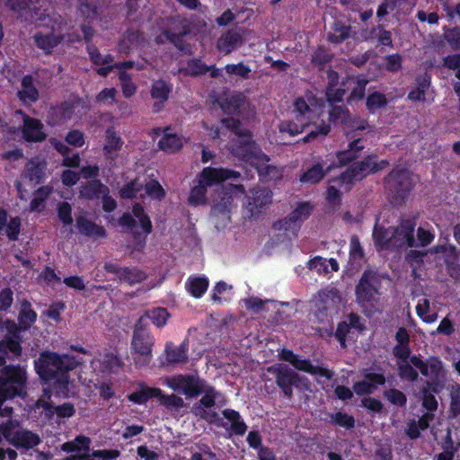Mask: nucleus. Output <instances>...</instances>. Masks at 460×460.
<instances>
[{"instance_id":"1","label":"nucleus","mask_w":460,"mask_h":460,"mask_svg":"<svg viewBox=\"0 0 460 460\" xmlns=\"http://www.w3.org/2000/svg\"><path fill=\"white\" fill-rule=\"evenodd\" d=\"M231 153L239 160L253 167L261 179L272 180L279 177L277 167L269 164L270 158L252 139L250 130H245L243 137L233 140Z\"/></svg>"},{"instance_id":"2","label":"nucleus","mask_w":460,"mask_h":460,"mask_svg":"<svg viewBox=\"0 0 460 460\" xmlns=\"http://www.w3.org/2000/svg\"><path fill=\"white\" fill-rule=\"evenodd\" d=\"M77 367L74 356L59 355L49 350L42 351L34 360V368L39 377L45 383L52 380L68 381V373Z\"/></svg>"},{"instance_id":"3","label":"nucleus","mask_w":460,"mask_h":460,"mask_svg":"<svg viewBox=\"0 0 460 460\" xmlns=\"http://www.w3.org/2000/svg\"><path fill=\"white\" fill-rule=\"evenodd\" d=\"M383 183L390 203L397 208L406 203L416 184L412 172L398 165L385 176Z\"/></svg>"},{"instance_id":"4","label":"nucleus","mask_w":460,"mask_h":460,"mask_svg":"<svg viewBox=\"0 0 460 460\" xmlns=\"http://www.w3.org/2000/svg\"><path fill=\"white\" fill-rule=\"evenodd\" d=\"M240 177V172L233 169L205 167L198 175V185L190 189L189 203L193 206L205 204L208 187Z\"/></svg>"},{"instance_id":"5","label":"nucleus","mask_w":460,"mask_h":460,"mask_svg":"<svg viewBox=\"0 0 460 460\" xmlns=\"http://www.w3.org/2000/svg\"><path fill=\"white\" fill-rule=\"evenodd\" d=\"M28 376L20 364H9L0 370V402L26 394Z\"/></svg>"},{"instance_id":"6","label":"nucleus","mask_w":460,"mask_h":460,"mask_svg":"<svg viewBox=\"0 0 460 460\" xmlns=\"http://www.w3.org/2000/svg\"><path fill=\"white\" fill-rule=\"evenodd\" d=\"M155 338L151 332H137L131 339V353L137 368L146 367L153 359Z\"/></svg>"},{"instance_id":"7","label":"nucleus","mask_w":460,"mask_h":460,"mask_svg":"<svg viewBox=\"0 0 460 460\" xmlns=\"http://www.w3.org/2000/svg\"><path fill=\"white\" fill-rule=\"evenodd\" d=\"M381 279L377 272L365 270L355 288L357 302L359 305L371 304L378 300Z\"/></svg>"},{"instance_id":"8","label":"nucleus","mask_w":460,"mask_h":460,"mask_svg":"<svg viewBox=\"0 0 460 460\" xmlns=\"http://www.w3.org/2000/svg\"><path fill=\"white\" fill-rule=\"evenodd\" d=\"M205 384V379L198 375L179 374L172 376L166 381L169 388L174 392L184 394L187 398H196L201 394V385Z\"/></svg>"},{"instance_id":"9","label":"nucleus","mask_w":460,"mask_h":460,"mask_svg":"<svg viewBox=\"0 0 460 460\" xmlns=\"http://www.w3.org/2000/svg\"><path fill=\"white\" fill-rule=\"evenodd\" d=\"M415 226V221L407 218L402 219L397 226L393 227L390 235V251L399 252L407 247L416 246Z\"/></svg>"},{"instance_id":"10","label":"nucleus","mask_w":460,"mask_h":460,"mask_svg":"<svg viewBox=\"0 0 460 460\" xmlns=\"http://www.w3.org/2000/svg\"><path fill=\"white\" fill-rule=\"evenodd\" d=\"M267 371L274 376L276 385L281 389L284 395L291 399L293 386H296L300 381L299 375L288 366L280 363L269 367Z\"/></svg>"},{"instance_id":"11","label":"nucleus","mask_w":460,"mask_h":460,"mask_svg":"<svg viewBox=\"0 0 460 460\" xmlns=\"http://www.w3.org/2000/svg\"><path fill=\"white\" fill-rule=\"evenodd\" d=\"M244 187L242 184H229L223 190L218 199L211 207V215L217 217H222L223 220L230 221L231 206L234 196H242L244 194Z\"/></svg>"},{"instance_id":"12","label":"nucleus","mask_w":460,"mask_h":460,"mask_svg":"<svg viewBox=\"0 0 460 460\" xmlns=\"http://www.w3.org/2000/svg\"><path fill=\"white\" fill-rule=\"evenodd\" d=\"M78 107L84 110L89 109V106L81 97H76L72 101H64L56 106H52L48 111L49 124L52 126L60 125L70 119Z\"/></svg>"},{"instance_id":"13","label":"nucleus","mask_w":460,"mask_h":460,"mask_svg":"<svg viewBox=\"0 0 460 460\" xmlns=\"http://www.w3.org/2000/svg\"><path fill=\"white\" fill-rule=\"evenodd\" d=\"M389 165L386 159L378 161V156L376 154L366 155L362 160L353 163L349 166L352 169V173L355 174L356 180L361 181L367 176L375 174Z\"/></svg>"},{"instance_id":"14","label":"nucleus","mask_w":460,"mask_h":460,"mask_svg":"<svg viewBox=\"0 0 460 460\" xmlns=\"http://www.w3.org/2000/svg\"><path fill=\"white\" fill-rule=\"evenodd\" d=\"M313 211V206L309 202H301L284 219L273 224L276 230L294 231L300 227V224L306 220Z\"/></svg>"},{"instance_id":"15","label":"nucleus","mask_w":460,"mask_h":460,"mask_svg":"<svg viewBox=\"0 0 460 460\" xmlns=\"http://www.w3.org/2000/svg\"><path fill=\"white\" fill-rule=\"evenodd\" d=\"M104 270L108 273L114 274L119 282L129 286L141 283L147 279L146 273L136 267H120L117 263L105 262Z\"/></svg>"},{"instance_id":"16","label":"nucleus","mask_w":460,"mask_h":460,"mask_svg":"<svg viewBox=\"0 0 460 460\" xmlns=\"http://www.w3.org/2000/svg\"><path fill=\"white\" fill-rule=\"evenodd\" d=\"M169 21L175 24L173 31L170 29H165L166 40L172 43L178 50L185 51L187 44L184 41V37L190 33V24L186 19H179L172 17Z\"/></svg>"},{"instance_id":"17","label":"nucleus","mask_w":460,"mask_h":460,"mask_svg":"<svg viewBox=\"0 0 460 460\" xmlns=\"http://www.w3.org/2000/svg\"><path fill=\"white\" fill-rule=\"evenodd\" d=\"M48 164L39 156L31 158L25 164L22 177L35 184L45 181Z\"/></svg>"},{"instance_id":"18","label":"nucleus","mask_w":460,"mask_h":460,"mask_svg":"<svg viewBox=\"0 0 460 460\" xmlns=\"http://www.w3.org/2000/svg\"><path fill=\"white\" fill-rule=\"evenodd\" d=\"M410 361L422 376H430L432 379H438L444 371L442 361L438 357H430L429 361L425 362L418 356L413 355L410 358Z\"/></svg>"},{"instance_id":"19","label":"nucleus","mask_w":460,"mask_h":460,"mask_svg":"<svg viewBox=\"0 0 460 460\" xmlns=\"http://www.w3.org/2000/svg\"><path fill=\"white\" fill-rule=\"evenodd\" d=\"M43 124L38 119L25 115L22 129V138L26 142L38 143L46 139L47 135L43 131Z\"/></svg>"},{"instance_id":"20","label":"nucleus","mask_w":460,"mask_h":460,"mask_svg":"<svg viewBox=\"0 0 460 460\" xmlns=\"http://www.w3.org/2000/svg\"><path fill=\"white\" fill-rule=\"evenodd\" d=\"M362 139L358 137L353 139L348 144L346 149L336 152V158L338 161V167H348L360 157V154L364 149Z\"/></svg>"},{"instance_id":"21","label":"nucleus","mask_w":460,"mask_h":460,"mask_svg":"<svg viewBox=\"0 0 460 460\" xmlns=\"http://www.w3.org/2000/svg\"><path fill=\"white\" fill-rule=\"evenodd\" d=\"M246 198V208L250 216L252 217L260 212L261 208L271 202L272 193L268 189H253Z\"/></svg>"},{"instance_id":"22","label":"nucleus","mask_w":460,"mask_h":460,"mask_svg":"<svg viewBox=\"0 0 460 460\" xmlns=\"http://www.w3.org/2000/svg\"><path fill=\"white\" fill-rule=\"evenodd\" d=\"M104 137V157L107 161L114 162L118 158V152L121 150L124 142L113 128H108Z\"/></svg>"},{"instance_id":"23","label":"nucleus","mask_w":460,"mask_h":460,"mask_svg":"<svg viewBox=\"0 0 460 460\" xmlns=\"http://www.w3.org/2000/svg\"><path fill=\"white\" fill-rule=\"evenodd\" d=\"M243 40V34L239 30L230 29L217 40V49L225 55H228L241 46Z\"/></svg>"},{"instance_id":"24","label":"nucleus","mask_w":460,"mask_h":460,"mask_svg":"<svg viewBox=\"0 0 460 460\" xmlns=\"http://www.w3.org/2000/svg\"><path fill=\"white\" fill-rule=\"evenodd\" d=\"M76 227L79 234L93 239L105 238L107 236L106 229L90 220L84 215H80L75 218Z\"/></svg>"},{"instance_id":"25","label":"nucleus","mask_w":460,"mask_h":460,"mask_svg":"<svg viewBox=\"0 0 460 460\" xmlns=\"http://www.w3.org/2000/svg\"><path fill=\"white\" fill-rule=\"evenodd\" d=\"M292 366L297 370L304 371L312 376H320L327 380H331L334 376L332 370L320 366H314L310 359L302 358L299 355H296Z\"/></svg>"},{"instance_id":"26","label":"nucleus","mask_w":460,"mask_h":460,"mask_svg":"<svg viewBox=\"0 0 460 460\" xmlns=\"http://www.w3.org/2000/svg\"><path fill=\"white\" fill-rule=\"evenodd\" d=\"M41 442L40 436L28 429L16 430L11 440V445L16 448L31 449Z\"/></svg>"},{"instance_id":"27","label":"nucleus","mask_w":460,"mask_h":460,"mask_svg":"<svg viewBox=\"0 0 460 460\" xmlns=\"http://www.w3.org/2000/svg\"><path fill=\"white\" fill-rule=\"evenodd\" d=\"M110 192V189L101 180H91L82 183L79 196L87 200L100 199L103 193Z\"/></svg>"},{"instance_id":"28","label":"nucleus","mask_w":460,"mask_h":460,"mask_svg":"<svg viewBox=\"0 0 460 460\" xmlns=\"http://www.w3.org/2000/svg\"><path fill=\"white\" fill-rule=\"evenodd\" d=\"M21 86L22 88L18 91L17 96L22 103L31 104L36 102L39 100V90L34 85V79L32 75H24L22 79Z\"/></svg>"},{"instance_id":"29","label":"nucleus","mask_w":460,"mask_h":460,"mask_svg":"<svg viewBox=\"0 0 460 460\" xmlns=\"http://www.w3.org/2000/svg\"><path fill=\"white\" fill-rule=\"evenodd\" d=\"M416 87L411 89L407 99L412 102H424L426 92L431 85V75L427 72L419 74L415 77Z\"/></svg>"},{"instance_id":"30","label":"nucleus","mask_w":460,"mask_h":460,"mask_svg":"<svg viewBox=\"0 0 460 460\" xmlns=\"http://www.w3.org/2000/svg\"><path fill=\"white\" fill-rule=\"evenodd\" d=\"M142 40V33L138 30L128 29L120 37L118 50L119 53L128 55L134 48L138 47Z\"/></svg>"},{"instance_id":"31","label":"nucleus","mask_w":460,"mask_h":460,"mask_svg":"<svg viewBox=\"0 0 460 460\" xmlns=\"http://www.w3.org/2000/svg\"><path fill=\"white\" fill-rule=\"evenodd\" d=\"M139 386V390H137L128 395V400L135 404L144 405L150 399H158V395H161V389L158 387H150L144 384H140Z\"/></svg>"},{"instance_id":"32","label":"nucleus","mask_w":460,"mask_h":460,"mask_svg":"<svg viewBox=\"0 0 460 460\" xmlns=\"http://www.w3.org/2000/svg\"><path fill=\"white\" fill-rule=\"evenodd\" d=\"M33 39L39 49H42L46 54H50L53 49L62 41L63 37L53 32L44 34L39 31L34 34Z\"/></svg>"},{"instance_id":"33","label":"nucleus","mask_w":460,"mask_h":460,"mask_svg":"<svg viewBox=\"0 0 460 460\" xmlns=\"http://www.w3.org/2000/svg\"><path fill=\"white\" fill-rule=\"evenodd\" d=\"M167 364H179L188 361V348L182 343L178 347L172 342H167L164 349Z\"/></svg>"},{"instance_id":"34","label":"nucleus","mask_w":460,"mask_h":460,"mask_svg":"<svg viewBox=\"0 0 460 460\" xmlns=\"http://www.w3.org/2000/svg\"><path fill=\"white\" fill-rule=\"evenodd\" d=\"M224 418L231 422L230 431L232 434L236 436H243L247 431V425L242 419L241 414L238 411L234 409H225L222 411Z\"/></svg>"},{"instance_id":"35","label":"nucleus","mask_w":460,"mask_h":460,"mask_svg":"<svg viewBox=\"0 0 460 460\" xmlns=\"http://www.w3.org/2000/svg\"><path fill=\"white\" fill-rule=\"evenodd\" d=\"M332 165H329L326 169H323L322 164L317 163L305 171L299 180L302 183L317 184L324 176L332 170Z\"/></svg>"},{"instance_id":"36","label":"nucleus","mask_w":460,"mask_h":460,"mask_svg":"<svg viewBox=\"0 0 460 460\" xmlns=\"http://www.w3.org/2000/svg\"><path fill=\"white\" fill-rule=\"evenodd\" d=\"M356 182H358V180H356L355 174L352 173V169L349 167L340 175L329 180V183L341 190L342 193L349 192Z\"/></svg>"},{"instance_id":"37","label":"nucleus","mask_w":460,"mask_h":460,"mask_svg":"<svg viewBox=\"0 0 460 460\" xmlns=\"http://www.w3.org/2000/svg\"><path fill=\"white\" fill-rule=\"evenodd\" d=\"M37 321V313L31 308V303L24 299L21 304L18 323L22 331L29 330Z\"/></svg>"},{"instance_id":"38","label":"nucleus","mask_w":460,"mask_h":460,"mask_svg":"<svg viewBox=\"0 0 460 460\" xmlns=\"http://www.w3.org/2000/svg\"><path fill=\"white\" fill-rule=\"evenodd\" d=\"M208 285L206 277H190L185 284L187 291L195 298H200L208 290Z\"/></svg>"},{"instance_id":"39","label":"nucleus","mask_w":460,"mask_h":460,"mask_svg":"<svg viewBox=\"0 0 460 460\" xmlns=\"http://www.w3.org/2000/svg\"><path fill=\"white\" fill-rule=\"evenodd\" d=\"M172 91V85L163 79L155 81L151 85L150 95L155 101L167 102Z\"/></svg>"},{"instance_id":"40","label":"nucleus","mask_w":460,"mask_h":460,"mask_svg":"<svg viewBox=\"0 0 460 460\" xmlns=\"http://www.w3.org/2000/svg\"><path fill=\"white\" fill-rule=\"evenodd\" d=\"M332 32L328 35V40L334 44L343 42L349 38L351 27L341 21H335L332 24Z\"/></svg>"},{"instance_id":"41","label":"nucleus","mask_w":460,"mask_h":460,"mask_svg":"<svg viewBox=\"0 0 460 460\" xmlns=\"http://www.w3.org/2000/svg\"><path fill=\"white\" fill-rule=\"evenodd\" d=\"M201 394H203V396L200 398L199 404L204 409H210L215 406L217 399L219 398L222 394L206 380L205 384L201 385Z\"/></svg>"},{"instance_id":"42","label":"nucleus","mask_w":460,"mask_h":460,"mask_svg":"<svg viewBox=\"0 0 460 460\" xmlns=\"http://www.w3.org/2000/svg\"><path fill=\"white\" fill-rule=\"evenodd\" d=\"M208 65H206L200 58H190L187 61V66L180 69V72L188 76L203 75L208 72Z\"/></svg>"},{"instance_id":"43","label":"nucleus","mask_w":460,"mask_h":460,"mask_svg":"<svg viewBox=\"0 0 460 460\" xmlns=\"http://www.w3.org/2000/svg\"><path fill=\"white\" fill-rule=\"evenodd\" d=\"M158 146L166 153L173 154L182 147V141L175 134H165L160 138Z\"/></svg>"},{"instance_id":"44","label":"nucleus","mask_w":460,"mask_h":460,"mask_svg":"<svg viewBox=\"0 0 460 460\" xmlns=\"http://www.w3.org/2000/svg\"><path fill=\"white\" fill-rule=\"evenodd\" d=\"M449 408L448 417L450 419H456L460 416V385L454 384L449 388Z\"/></svg>"},{"instance_id":"45","label":"nucleus","mask_w":460,"mask_h":460,"mask_svg":"<svg viewBox=\"0 0 460 460\" xmlns=\"http://www.w3.org/2000/svg\"><path fill=\"white\" fill-rule=\"evenodd\" d=\"M372 236L377 250H390V235L388 229L376 225L373 229Z\"/></svg>"},{"instance_id":"46","label":"nucleus","mask_w":460,"mask_h":460,"mask_svg":"<svg viewBox=\"0 0 460 460\" xmlns=\"http://www.w3.org/2000/svg\"><path fill=\"white\" fill-rule=\"evenodd\" d=\"M332 58L333 54L324 46H318L312 54L311 61L319 70H323L324 66L332 61Z\"/></svg>"},{"instance_id":"47","label":"nucleus","mask_w":460,"mask_h":460,"mask_svg":"<svg viewBox=\"0 0 460 460\" xmlns=\"http://www.w3.org/2000/svg\"><path fill=\"white\" fill-rule=\"evenodd\" d=\"M388 104L386 96L380 92H374L367 95L366 107L370 113H375L377 110L385 108Z\"/></svg>"},{"instance_id":"48","label":"nucleus","mask_w":460,"mask_h":460,"mask_svg":"<svg viewBox=\"0 0 460 460\" xmlns=\"http://www.w3.org/2000/svg\"><path fill=\"white\" fill-rule=\"evenodd\" d=\"M133 217L138 218L140 227L146 234H149L153 231L152 222L147 214H146L144 207L140 203H136L132 208Z\"/></svg>"},{"instance_id":"49","label":"nucleus","mask_w":460,"mask_h":460,"mask_svg":"<svg viewBox=\"0 0 460 460\" xmlns=\"http://www.w3.org/2000/svg\"><path fill=\"white\" fill-rule=\"evenodd\" d=\"M143 188L144 185L137 179H134L124 184L120 188L119 194L121 199H132L137 198V194L143 190Z\"/></svg>"},{"instance_id":"50","label":"nucleus","mask_w":460,"mask_h":460,"mask_svg":"<svg viewBox=\"0 0 460 460\" xmlns=\"http://www.w3.org/2000/svg\"><path fill=\"white\" fill-rule=\"evenodd\" d=\"M146 313L148 319L158 328L164 327L170 317L167 309L164 307H155L146 310Z\"/></svg>"},{"instance_id":"51","label":"nucleus","mask_w":460,"mask_h":460,"mask_svg":"<svg viewBox=\"0 0 460 460\" xmlns=\"http://www.w3.org/2000/svg\"><path fill=\"white\" fill-rule=\"evenodd\" d=\"M118 78L120 83L122 93L125 98L132 97L137 91L136 84L132 82L130 74L126 71H119Z\"/></svg>"},{"instance_id":"52","label":"nucleus","mask_w":460,"mask_h":460,"mask_svg":"<svg viewBox=\"0 0 460 460\" xmlns=\"http://www.w3.org/2000/svg\"><path fill=\"white\" fill-rule=\"evenodd\" d=\"M349 118V111L345 106L333 105L329 111V121L333 124H346Z\"/></svg>"},{"instance_id":"53","label":"nucleus","mask_w":460,"mask_h":460,"mask_svg":"<svg viewBox=\"0 0 460 460\" xmlns=\"http://www.w3.org/2000/svg\"><path fill=\"white\" fill-rule=\"evenodd\" d=\"M80 15L89 22L97 18V6L95 3L88 0H80L78 3Z\"/></svg>"},{"instance_id":"54","label":"nucleus","mask_w":460,"mask_h":460,"mask_svg":"<svg viewBox=\"0 0 460 460\" xmlns=\"http://www.w3.org/2000/svg\"><path fill=\"white\" fill-rule=\"evenodd\" d=\"M331 423L350 429L355 427V418L350 414L339 411L336 413L331 414Z\"/></svg>"},{"instance_id":"55","label":"nucleus","mask_w":460,"mask_h":460,"mask_svg":"<svg viewBox=\"0 0 460 460\" xmlns=\"http://www.w3.org/2000/svg\"><path fill=\"white\" fill-rule=\"evenodd\" d=\"M383 395L393 405H395L397 407H405L406 406V403H407L406 394L403 392H402L396 388H391V389L384 391Z\"/></svg>"},{"instance_id":"56","label":"nucleus","mask_w":460,"mask_h":460,"mask_svg":"<svg viewBox=\"0 0 460 460\" xmlns=\"http://www.w3.org/2000/svg\"><path fill=\"white\" fill-rule=\"evenodd\" d=\"M159 402L170 410H179L184 406L183 399L176 394H164L161 390V395H158Z\"/></svg>"},{"instance_id":"57","label":"nucleus","mask_w":460,"mask_h":460,"mask_svg":"<svg viewBox=\"0 0 460 460\" xmlns=\"http://www.w3.org/2000/svg\"><path fill=\"white\" fill-rule=\"evenodd\" d=\"M197 411H199V412H196V414L199 415L208 424H214L217 427L227 429V423L224 421V419L220 417L217 411L199 408H197Z\"/></svg>"},{"instance_id":"58","label":"nucleus","mask_w":460,"mask_h":460,"mask_svg":"<svg viewBox=\"0 0 460 460\" xmlns=\"http://www.w3.org/2000/svg\"><path fill=\"white\" fill-rule=\"evenodd\" d=\"M429 301L428 299H424L423 303H419L416 305V314L417 315L426 323H432L437 321L438 314H429Z\"/></svg>"},{"instance_id":"59","label":"nucleus","mask_w":460,"mask_h":460,"mask_svg":"<svg viewBox=\"0 0 460 460\" xmlns=\"http://www.w3.org/2000/svg\"><path fill=\"white\" fill-rule=\"evenodd\" d=\"M49 191L45 187H40L35 190V196L30 202L31 211H41L44 208V202L49 196Z\"/></svg>"},{"instance_id":"60","label":"nucleus","mask_w":460,"mask_h":460,"mask_svg":"<svg viewBox=\"0 0 460 460\" xmlns=\"http://www.w3.org/2000/svg\"><path fill=\"white\" fill-rule=\"evenodd\" d=\"M58 217L64 226L73 224L72 207L68 202L63 201L58 205Z\"/></svg>"},{"instance_id":"61","label":"nucleus","mask_w":460,"mask_h":460,"mask_svg":"<svg viewBox=\"0 0 460 460\" xmlns=\"http://www.w3.org/2000/svg\"><path fill=\"white\" fill-rule=\"evenodd\" d=\"M444 37L453 50H460V27L447 29Z\"/></svg>"},{"instance_id":"62","label":"nucleus","mask_w":460,"mask_h":460,"mask_svg":"<svg viewBox=\"0 0 460 460\" xmlns=\"http://www.w3.org/2000/svg\"><path fill=\"white\" fill-rule=\"evenodd\" d=\"M405 0H384L377 8L376 16L381 19L387 15L390 12H394Z\"/></svg>"},{"instance_id":"63","label":"nucleus","mask_w":460,"mask_h":460,"mask_svg":"<svg viewBox=\"0 0 460 460\" xmlns=\"http://www.w3.org/2000/svg\"><path fill=\"white\" fill-rule=\"evenodd\" d=\"M5 234L10 241H16L21 231V219L18 217H12L4 227Z\"/></svg>"},{"instance_id":"64","label":"nucleus","mask_w":460,"mask_h":460,"mask_svg":"<svg viewBox=\"0 0 460 460\" xmlns=\"http://www.w3.org/2000/svg\"><path fill=\"white\" fill-rule=\"evenodd\" d=\"M145 190L149 196L159 200L165 197V191L164 188L156 180H151L146 182L145 185Z\"/></svg>"}]
</instances>
